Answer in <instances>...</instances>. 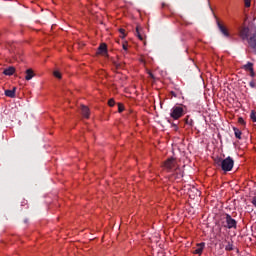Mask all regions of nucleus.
Masks as SVG:
<instances>
[{
  "instance_id": "obj_1",
  "label": "nucleus",
  "mask_w": 256,
  "mask_h": 256,
  "mask_svg": "<svg viewBox=\"0 0 256 256\" xmlns=\"http://www.w3.org/2000/svg\"><path fill=\"white\" fill-rule=\"evenodd\" d=\"M163 168L166 171H174V174L171 179H182L183 171L177 167V160L175 158H168L163 165Z\"/></svg>"
},
{
  "instance_id": "obj_2",
  "label": "nucleus",
  "mask_w": 256,
  "mask_h": 256,
  "mask_svg": "<svg viewBox=\"0 0 256 256\" xmlns=\"http://www.w3.org/2000/svg\"><path fill=\"white\" fill-rule=\"evenodd\" d=\"M217 165H220L222 171H231L233 169V165H235V161H233V158L227 157L225 159H219L216 161Z\"/></svg>"
},
{
  "instance_id": "obj_3",
  "label": "nucleus",
  "mask_w": 256,
  "mask_h": 256,
  "mask_svg": "<svg viewBox=\"0 0 256 256\" xmlns=\"http://www.w3.org/2000/svg\"><path fill=\"white\" fill-rule=\"evenodd\" d=\"M185 115V109L181 106H174L171 109V113H170V117H172V119H181V117H183Z\"/></svg>"
},
{
  "instance_id": "obj_4",
  "label": "nucleus",
  "mask_w": 256,
  "mask_h": 256,
  "mask_svg": "<svg viewBox=\"0 0 256 256\" xmlns=\"http://www.w3.org/2000/svg\"><path fill=\"white\" fill-rule=\"evenodd\" d=\"M225 220H226L225 227H227L228 229H233V227H237V221L231 218L230 215H226Z\"/></svg>"
},
{
  "instance_id": "obj_5",
  "label": "nucleus",
  "mask_w": 256,
  "mask_h": 256,
  "mask_svg": "<svg viewBox=\"0 0 256 256\" xmlns=\"http://www.w3.org/2000/svg\"><path fill=\"white\" fill-rule=\"evenodd\" d=\"M248 43L251 47V49H253V53L256 55V34H253L250 39L248 40Z\"/></svg>"
},
{
  "instance_id": "obj_6",
  "label": "nucleus",
  "mask_w": 256,
  "mask_h": 256,
  "mask_svg": "<svg viewBox=\"0 0 256 256\" xmlns=\"http://www.w3.org/2000/svg\"><path fill=\"white\" fill-rule=\"evenodd\" d=\"M203 249H205V243L197 244L195 250L193 251L194 255H201V253H203Z\"/></svg>"
},
{
  "instance_id": "obj_7",
  "label": "nucleus",
  "mask_w": 256,
  "mask_h": 256,
  "mask_svg": "<svg viewBox=\"0 0 256 256\" xmlns=\"http://www.w3.org/2000/svg\"><path fill=\"white\" fill-rule=\"evenodd\" d=\"M244 69L250 72L251 77H255V72L253 71V63L248 62L244 65Z\"/></svg>"
},
{
  "instance_id": "obj_8",
  "label": "nucleus",
  "mask_w": 256,
  "mask_h": 256,
  "mask_svg": "<svg viewBox=\"0 0 256 256\" xmlns=\"http://www.w3.org/2000/svg\"><path fill=\"white\" fill-rule=\"evenodd\" d=\"M14 73H15V67L13 66H10L3 70V74L7 75L8 77H11V75H13Z\"/></svg>"
},
{
  "instance_id": "obj_9",
  "label": "nucleus",
  "mask_w": 256,
  "mask_h": 256,
  "mask_svg": "<svg viewBox=\"0 0 256 256\" xmlns=\"http://www.w3.org/2000/svg\"><path fill=\"white\" fill-rule=\"evenodd\" d=\"M33 77H35V72H33V69H27L26 76H25L26 81H31Z\"/></svg>"
},
{
  "instance_id": "obj_10",
  "label": "nucleus",
  "mask_w": 256,
  "mask_h": 256,
  "mask_svg": "<svg viewBox=\"0 0 256 256\" xmlns=\"http://www.w3.org/2000/svg\"><path fill=\"white\" fill-rule=\"evenodd\" d=\"M107 53V45L106 44H101L98 48V55H105Z\"/></svg>"
},
{
  "instance_id": "obj_11",
  "label": "nucleus",
  "mask_w": 256,
  "mask_h": 256,
  "mask_svg": "<svg viewBox=\"0 0 256 256\" xmlns=\"http://www.w3.org/2000/svg\"><path fill=\"white\" fill-rule=\"evenodd\" d=\"M16 91H17L16 87H14L12 90H5V95L6 97H10V99H14Z\"/></svg>"
},
{
  "instance_id": "obj_12",
  "label": "nucleus",
  "mask_w": 256,
  "mask_h": 256,
  "mask_svg": "<svg viewBox=\"0 0 256 256\" xmlns=\"http://www.w3.org/2000/svg\"><path fill=\"white\" fill-rule=\"evenodd\" d=\"M81 113L83 117H85L86 119H89V108L87 106L81 105Z\"/></svg>"
},
{
  "instance_id": "obj_13",
  "label": "nucleus",
  "mask_w": 256,
  "mask_h": 256,
  "mask_svg": "<svg viewBox=\"0 0 256 256\" xmlns=\"http://www.w3.org/2000/svg\"><path fill=\"white\" fill-rule=\"evenodd\" d=\"M240 37L242 39H247L249 37V28H242L240 31Z\"/></svg>"
},
{
  "instance_id": "obj_14",
  "label": "nucleus",
  "mask_w": 256,
  "mask_h": 256,
  "mask_svg": "<svg viewBox=\"0 0 256 256\" xmlns=\"http://www.w3.org/2000/svg\"><path fill=\"white\" fill-rule=\"evenodd\" d=\"M142 28L141 26H137L136 27V35L138 37V39H140V41H143L145 39V35H143V33H141Z\"/></svg>"
},
{
  "instance_id": "obj_15",
  "label": "nucleus",
  "mask_w": 256,
  "mask_h": 256,
  "mask_svg": "<svg viewBox=\"0 0 256 256\" xmlns=\"http://www.w3.org/2000/svg\"><path fill=\"white\" fill-rule=\"evenodd\" d=\"M218 27H219L221 33H223L225 37H229V32H227V29L223 25L218 23Z\"/></svg>"
},
{
  "instance_id": "obj_16",
  "label": "nucleus",
  "mask_w": 256,
  "mask_h": 256,
  "mask_svg": "<svg viewBox=\"0 0 256 256\" xmlns=\"http://www.w3.org/2000/svg\"><path fill=\"white\" fill-rule=\"evenodd\" d=\"M234 134L236 139H241V130L234 128Z\"/></svg>"
},
{
  "instance_id": "obj_17",
  "label": "nucleus",
  "mask_w": 256,
  "mask_h": 256,
  "mask_svg": "<svg viewBox=\"0 0 256 256\" xmlns=\"http://www.w3.org/2000/svg\"><path fill=\"white\" fill-rule=\"evenodd\" d=\"M53 75L54 77H56V79H61V72H59L58 70H55Z\"/></svg>"
},
{
  "instance_id": "obj_18",
  "label": "nucleus",
  "mask_w": 256,
  "mask_h": 256,
  "mask_svg": "<svg viewBox=\"0 0 256 256\" xmlns=\"http://www.w3.org/2000/svg\"><path fill=\"white\" fill-rule=\"evenodd\" d=\"M250 117H251L252 121H254L256 123V112L255 111L251 112Z\"/></svg>"
},
{
  "instance_id": "obj_19",
  "label": "nucleus",
  "mask_w": 256,
  "mask_h": 256,
  "mask_svg": "<svg viewBox=\"0 0 256 256\" xmlns=\"http://www.w3.org/2000/svg\"><path fill=\"white\" fill-rule=\"evenodd\" d=\"M108 105L109 107H114L115 106V100L113 98H111L109 101H108Z\"/></svg>"
},
{
  "instance_id": "obj_20",
  "label": "nucleus",
  "mask_w": 256,
  "mask_h": 256,
  "mask_svg": "<svg viewBox=\"0 0 256 256\" xmlns=\"http://www.w3.org/2000/svg\"><path fill=\"white\" fill-rule=\"evenodd\" d=\"M124 107H123V104H118V111H119V113H123V111H124Z\"/></svg>"
},
{
  "instance_id": "obj_21",
  "label": "nucleus",
  "mask_w": 256,
  "mask_h": 256,
  "mask_svg": "<svg viewBox=\"0 0 256 256\" xmlns=\"http://www.w3.org/2000/svg\"><path fill=\"white\" fill-rule=\"evenodd\" d=\"M245 7H251V0H244Z\"/></svg>"
},
{
  "instance_id": "obj_22",
  "label": "nucleus",
  "mask_w": 256,
  "mask_h": 256,
  "mask_svg": "<svg viewBox=\"0 0 256 256\" xmlns=\"http://www.w3.org/2000/svg\"><path fill=\"white\" fill-rule=\"evenodd\" d=\"M226 251H233V244H228L226 246Z\"/></svg>"
},
{
  "instance_id": "obj_23",
  "label": "nucleus",
  "mask_w": 256,
  "mask_h": 256,
  "mask_svg": "<svg viewBox=\"0 0 256 256\" xmlns=\"http://www.w3.org/2000/svg\"><path fill=\"white\" fill-rule=\"evenodd\" d=\"M249 85H250V87H252V89H255V87H256V83L253 80L250 81Z\"/></svg>"
},
{
  "instance_id": "obj_24",
  "label": "nucleus",
  "mask_w": 256,
  "mask_h": 256,
  "mask_svg": "<svg viewBox=\"0 0 256 256\" xmlns=\"http://www.w3.org/2000/svg\"><path fill=\"white\" fill-rule=\"evenodd\" d=\"M119 32L121 33V37H122V39H124V37H125V29H120L119 30Z\"/></svg>"
},
{
  "instance_id": "obj_25",
  "label": "nucleus",
  "mask_w": 256,
  "mask_h": 256,
  "mask_svg": "<svg viewBox=\"0 0 256 256\" xmlns=\"http://www.w3.org/2000/svg\"><path fill=\"white\" fill-rule=\"evenodd\" d=\"M122 47H123V50H124V51H127V47H128L127 42L123 43Z\"/></svg>"
},
{
  "instance_id": "obj_26",
  "label": "nucleus",
  "mask_w": 256,
  "mask_h": 256,
  "mask_svg": "<svg viewBox=\"0 0 256 256\" xmlns=\"http://www.w3.org/2000/svg\"><path fill=\"white\" fill-rule=\"evenodd\" d=\"M238 123H240V125H244L245 124V120H243V118L238 119Z\"/></svg>"
},
{
  "instance_id": "obj_27",
  "label": "nucleus",
  "mask_w": 256,
  "mask_h": 256,
  "mask_svg": "<svg viewBox=\"0 0 256 256\" xmlns=\"http://www.w3.org/2000/svg\"><path fill=\"white\" fill-rule=\"evenodd\" d=\"M193 191H195L196 195H201V192H199V190L197 188H193Z\"/></svg>"
},
{
  "instance_id": "obj_28",
  "label": "nucleus",
  "mask_w": 256,
  "mask_h": 256,
  "mask_svg": "<svg viewBox=\"0 0 256 256\" xmlns=\"http://www.w3.org/2000/svg\"><path fill=\"white\" fill-rule=\"evenodd\" d=\"M252 204L254 205V207H256V196L253 197Z\"/></svg>"
},
{
  "instance_id": "obj_29",
  "label": "nucleus",
  "mask_w": 256,
  "mask_h": 256,
  "mask_svg": "<svg viewBox=\"0 0 256 256\" xmlns=\"http://www.w3.org/2000/svg\"><path fill=\"white\" fill-rule=\"evenodd\" d=\"M148 75H149L152 79H154L153 73L148 72Z\"/></svg>"
}]
</instances>
